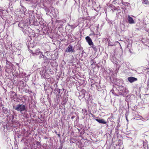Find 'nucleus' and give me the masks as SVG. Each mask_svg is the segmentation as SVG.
Masks as SVG:
<instances>
[{
    "mask_svg": "<svg viewBox=\"0 0 149 149\" xmlns=\"http://www.w3.org/2000/svg\"><path fill=\"white\" fill-rule=\"evenodd\" d=\"M14 109L16 110L22 112L25 110L26 107L24 105L19 104L16 106Z\"/></svg>",
    "mask_w": 149,
    "mask_h": 149,
    "instance_id": "nucleus-1",
    "label": "nucleus"
},
{
    "mask_svg": "<svg viewBox=\"0 0 149 149\" xmlns=\"http://www.w3.org/2000/svg\"><path fill=\"white\" fill-rule=\"evenodd\" d=\"M120 88V89L119 92L120 95H124L128 92V91L125 88L121 86Z\"/></svg>",
    "mask_w": 149,
    "mask_h": 149,
    "instance_id": "nucleus-2",
    "label": "nucleus"
},
{
    "mask_svg": "<svg viewBox=\"0 0 149 149\" xmlns=\"http://www.w3.org/2000/svg\"><path fill=\"white\" fill-rule=\"evenodd\" d=\"M85 39L86 42L88 43L89 45H93V42L92 40L89 36H86L85 38Z\"/></svg>",
    "mask_w": 149,
    "mask_h": 149,
    "instance_id": "nucleus-3",
    "label": "nucleus"
},
{
    "mask_svg": "<svg viewBox=\"0 0 149 149\" xmlns=\"http://www.w3.org/2000/svg\"><path fill=\"white\" fill-rule=\"evenodd\" d=\"M137 80V79L136 78L132 77H129L128 78V80L130 83H132L134 81H136Z\"/></svg>",
    "mask_w": 149,
    "mask_h": 149,
    "instance_id": "nucleus-4",
    "label": "nucleus"
},
{
    "mask_svg": "<svg viewBox=\"0 0 149 149\" xmlns=\"http://www.w3.org/2000/svg\"><path fill=\"white\" fill-rule=\"evenodd\" d=\"M66 52H73L74 50L72 49V46L71 45H69L67 47L66 50L65 51Z\"/></svg>",
    "mask_w": 149,
    "mask_h": 149,
    "instance_id": "nucleus-5",
    "label": "nucleus"
},
{
    "mask_svg": "<svg viewBox=\"0 0 149 149\" xmlns=\"http://www.w3.org/2000/svg\"><path fill=\"white\" fill-rule=\"evenodd\" d=\"M127 20L128 22L130 24H134V21L132 18L131 17L130 15H128Z\"/></svg>",
    "mask_w": 149,
    "mask_h": 149,
    "instance_id": "nucleus-6",
    "label": "nucleus"
},
{
    "mask_svg": "<svg viewBox=\"0 0 149 149\" xmlns=\"http://www.w3.org/2000/svg\"><path fill=\"white\" fill-rule=\"evenodd\" d=\"M95 120L100 123L106 124L107 123L106 122L104 119H95Z\"/></svg>",
    "mask_w": 149,
    "mask_h": 149,
    "instance_id": "nucleus-7",
    "label": "nucleus"
},
{
    "mask_svg": "<svg viewBox=\"0 0 149 149\" xmlns=\"http://www.w3.org/2000/svg\"><path fill=\"white\" fill-rule=\"evenodd\" d=\"M34 54L35 55H38L39 54L40 55L43 56L42 53L40 51V49H38L36 50Z\"/></svg>",
    "mask_w": 149,
    "mask_h": 149,
    "instance_id": "nucleus-8",
    "label": "nucleus"
},
{
    "mask_svg": "<svg viewBox=\"0 0 149 149\" xmlns=\"http://www.w3.org/2000/svg\"><path fill=\"white\" fill-rule=\"evenodd\" d=\"M143 3L146 4H149V1L148 0H142Z\"/></svg>",
    "mask_w": 149,
    "mask_h": 149,
    "instance_id": "nucleus-9",
    "label": "nucleus"
},
{
    "mask_svg": "<svg viewBox=\"0 0 149 149\" xmlns=\"http://www.w3.org/2000/svg\"><path fill=\"white\" fill-rule=\"evenodd\" d=\"M37 147L38 148H40L41 147V144L39 142H38L37 143Z\"/></svg>",
    "mask_w": 149,
    "mask_h": 149,
    "instance_id": "nucleus-10",
    "label": "nucleus"
},
{
    "mask_svg": "<svg viewBox=\"0 0 149 149\" xmlns=\"http://www.w3.org/2000/svg\"><path fill=\"white\" fill-rule=\"evenodd\" d=\"M43 57L42 58L45 60H47V58L46 56H44V55H43Z\"/></svg>",
    "mask_w": 149,
    "mask_h": 149,
    "instance_id": "nucleus-11",
    "label": "nucleus"
},
{
    "mask_svg": "<svg viewBox=\"0 0 149 149\" xmlns=\"http://www.w3.org/2000/svg\"><path fill=\"white\" fill-rule=\"evenodd\" d=\"M95 35V33L93 32L92 33H91L90 34L89 36H94Z\"/></svg>",
    "mask_w": 149,
    "mask_h": 149,
    "instance_id": "nucleus-12",
    "label": "nucleus"
},
{
    "mask_svg": "<svg viewBox=\"0 0 149 149\" xmlns=\"http://www.w3.org/2000/svg\"><path fill=\"white\" fill-rule=\"evenodd\" d=\"M92 47L94 49L95 48V47L94 45L93 44V45H91Z\"/></svg>",
    "mask_w": 149,
    "mask_h": 149,
    "instance_id": "nucleus-13",
    "label": "nucleus"
},
{
    "mask_svg": "<svg viewBox=\"0 0 149 149\" xmlns=\"http://www.w3.org/2000/svg\"><path fill=\"white\" fill-rule=\"evenodd\" d=\"M91 115L92 116L93 118H94L95 117V115H93V114L91 113Z\"/></svg>",
    "mask_w": 149,
    "mask_h": 149,
    "instance_id": "nucleus-14",
    "label": "nucleus"
},
{
    "mask_svg": "<svg viewBox=\"0 0 149 149\" xmlns=\"http://www.w3.org/2000/svg\"><path fill=\"white\" fill-rule=\"evenodd\" d=\"M31 53L34 55H35V52H33L32 51H31Z\"/></svg>",
    "mask_w": 149,
    "mask_h": 149,
    "instance_id": "nucleus-15",
    "label": "nucleus"
},
{
    "mask_svg": "<svg viewBox=\"0 0 149 149\" xmlns=\"http://www.w3.org/2000/svg\"><path fill=\"white\" fill-rule=\"evenodd\" d=\"M43 56H42V55H40V56H39L40 58H42Z\"/></svg>",
    "mask_w": 149,
    "mask_h": 149,
    "instance_id": "nucleus-16",
    "label": "nucleus"
},
{
    "mask_svg": "<svg viewBox=\"0 0 149 149\" xmlns=\"http://www.w3.org/2000/svg\"><path fill=\"white\" fill-rule=\"evenodd\" d=\"M126 120H128L127 119V118H126Z\"/></svg>",
    "mask_w": 149,
    "mask_h": 149,
    "instance_id": "nucleus-17",
    "label": "nucleus"
}]
</instances>
